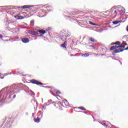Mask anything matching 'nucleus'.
I'll use <instances>...</instances> for the list:
<instances>
[{
	"mask_svg": "<svg viewBox=\"0 0 128 128\" xmlns=\"http://www.w3.org/2000/svg\"><path fill=\"white\" fill-rule=\"evenodd\" d=\"M31 6H32L30 5H24L22 6V8H30Z\"/></svg>",
	"mask_w": 128,
	"mask_h": 128,
	"instance_id": "13",
	"label": "nucleus"
},
{
	"mask_svg": "<svg viewBox=\"0 0 128 128\" xmlns=\"http://www.w3.org/2000/svg\"><path fill=\"white\" fill-rule=\"evenodd\" d=\"M80 110H86V108H84V107L81 106L80 107Z\"/></svg>",
	"mask_w": 128,
	"mask_h": 128,
	"instance_id": "23",
	"label": "nucleus"
},
{
	"mask_svg": "<svg viewBox=\"0 0 128 128\" xmlns=\"http://www.w3.org/2000/svg\"><path fill=\"white\" fill-rule=\"evenodd\" d=\"M60 36L62 40H66V38H68L70 35L68 32L64 30L60 32Z\"/></svg>",
	"mask_w": 128,
	"mask_h": 128,
	"instance_id": "2",
	"label": "nucleus"
},
{
	"mask_svg": "<svg viewBox=\"0 0 128 128\" xmlns=\"http://www.w3.org/2000/svg\"><path fill=\"white\" fill-rule=\"evenodd\" d=\"M62 104L64 106H70V104L66 100H64L62 101Z\"/></svg>",
	"mask_w": 128,
	"mask_h": 128,
	"instance_id": "7",
	"label": "nucleus"
},
{
	"mask_svg": "<svg viewBox=\"0 0 128 128\" xmlns=\"http://www.w3.org/2000/svg\"><path fill=\"white\" fill-rule=\"evenodd\" d=\"M82 56L83 58H88V56H90V54H82Z\"/></svg>",
	"mask_w": 128,
	"mask_h": 128,
	"instance_id": "14",
	"label": "nucleus"
},
{
	"mask_svg": "<svg viewBox=\"0 0 128 128\" xmlns=\"http://www.w3.org/2000/svg\"><path fill=\"white\" fill-rule=\"evenodd\" d=\"M38 32H40L41 36H44V34L46 32L44 30H38Z\"/></svg>",
	"mask_w": 128,
	"mask_h": 128,
	"instance_id": "8",
	"label": "nucleus"
},
{
	"mask_svg": "<svg viewBox=\"0 0 128 128\" xmlns=\"http://www.w3.org/2000/svg\"><path fill=\"white\" fill-rule=\"evenodd\" d=\"M14 18H17V20H23V18H24V17H22V16H20L19 14H18V15H16V16H14Z\"/></svg>",
	"mask_w": 128,
	"mask_h": 128,
	"instance_id": "9",
	"label": "nucleus"
},
{
	"mask_svg": "<svg viewBox=\"0 0 128 128\" xmlns=\"http://www.w3.org/2000/svg\"><path fill=\"white\" fill-rule=\"evenodd\" d=\"M67 44L68 42L66 41H65L62 44H61L60 46H62V48H66Z\"/></svg>",
	"mask_w": 128,
	"mask_h": 128,
	"instance_id": "10",
	"label": "nucleus"
},
{
	"mask_svg": "<svg viewBox=\"0 0 128 128\" xmlns=\"http://www.w3.org/2000/svg\"><path fill=\"white\" fill-rule=\"evenodd\" d=\"M28 32L30 34H32L33 36H36V34H38V33L36 31L28 30Z\"/></svg>",
	"mask_w": 128,
	"mask_h": 128,
	"instance_id": "6",
	"label": "nucleus"
},
{
	"mask_svg": "<svg viewBox=\"0 0 128 128\" xmlns=\"http://www.w3.org/2000/svg\"><path fill=\"white\" fill-rule=\"evenodd\" d=\"M114 44H116V46H120V41H117L115 42H112L111 46H114Z\"/></svg>",
	"mask_w": 128,
	"mask_h": 128,
	"instance_id": "11",
	"label": "nucleus"
},
{
	"mask_svg": "<svg viewBox=\"0 0 128 128\" xmlns=\"http://www.w3.org/2000/svg\"><path fill=\"white\" fill-rule=\"evenodd\" d=\"M47 8H50V6H47Z\"/></svg>",
	"mask_w": 128,
	"mask_h": 128,
	"instance_id": "29",
	"label": "nucleus"
},
{
	"mask_svg": "<svg viewBox=\"0 0 128 128\" xmlns=\"http://www.w3.org/2000/svg\"><path fill=\"white\" fill-rule=\"evenodd\" d=\"M120 21L116 20V21L112 22V24H120Z\"/></svg>",
	"mask_w": 128,
	"mask_h": 128,
	"instance_id": "17",
	"label": "nucleus"
},
{
	"mask_svg": "<svg viewBox=\"0 0 128 128\" xmlns=\"http://www.w3.org/2000/svg\"><path fill=\"white\" fill-rule=\"evenodd\" d=\"M104 126H106V123H104Z\"/></svg>",
	"mask_w": 128,
	"mask_h": 128,
	"instance_id": "28",
	"label": "nucleus"
},
{
	"mask_svg": "<svg viewBox=\"0 0 128 128\" xmlns=\"http://www.w3.org/2000/svg\"><path fill=\"white\" fill-rule=\"evenodd\" d=\"M119 46H118V48H124V46H122V44L120 45H118Z\"/></svg>",
	"mask_w": 128,
	"mask_h": 128,
	"instance_id": "21",
	"label": "nucleus"
},
{
	"mask_svg": "<svg viewBox=\"0 0 128 128\" xmlns=\"http://www.w3.org/2000/svg\"><path fill=\"white\" fill-rule=\"evenodd\" d=\"M22 41L24 44H28V42H30V40L28 39V38H22Z\"/></svg>",
	"mask_w": 128,
	"mask_h": 128,
	"instance_id": "5",
	"label": "nucleus"
},
{
	"mask_svg": "<svg viewBox=\"0 0 128 128\" xmlns=\"http://www.w3.org/2000/svg\"><path fill=\"white\" fill-rule=\"evenodd\" d=\"M2 34H0V38H2Z\"/></svg>",
	"mask_w": 128,
	"mask_h": 128,
	"instance_id": "27",
	"label": "nucleus"
},
{
	"mask_svg": "<svg viewBox=\"0 0 128 128\" xmlns=\"http://www.w3.org/2000/svg\"><path fill=\"white\" fill-rule=\"evenodd\" d=\"M89 24H91L92 26H98L96 24L92 22V21H89Z\"/></svg>",
	"mask_w": 128,
	"mask_h": 128,
	"instance_id": "19",
	"label": "nucleus"
},
{
	"mask_svg": "<svg viewBox=\"0 0 128 128\" xmlns=\"http://www.w3.org/2000/svg\"><path fill=\"white\" fill-rule=\"evenodd\" d=\"M56 94H62V92H60V91L58 90L56 92Z\"/></svg>",
	"mask_w": 128,
	"mask_h": 128,
	"instance_id": "22",
	"label": "nucleus"
},
{
	"mask_svg": "<svg viewBox=\"0 0 128 128\" xmlns=\"http://www.w3.org/2000/svg\"><path fill=\"white\" fill-rule=\"evenodd\" d=\"M94 14H100V12L95 11V12H94Z\"/></svg>",
	"mask_w": 128,
	"mask_h": 128,
	"instance_id": "24",
	"label": "nucleus"
},
{
	"mask_svg": "<svg viewBox=\"0 0 128 128\" xmlns=\"http://www.w3.org/2000/svg\"><path fill=\"white\" fill-rule=\"evenodd\" d=\"M90 42H96V39L92 37L90 38Z\"/></svg>",
	"mask_w": 128,
	"mask_h": 128,
	"instance_id": "16",
	"label": "nucleus"
},
{
	"mask_svg": "<svg viewBox=\"0 0 128 128\" xmlns=\"http://www.w3.org/2000/svg\"><path fill=\"white\" fill-rule=\"evenodd\" d=\"M34 20H32L30 21V24H34Z\"/></svg>",
	"mask_w": 128,
	"mask_h": 128,
	"instance_id": "25",
	"label": "nucleus"
},
{
	"mask_svg": "<svg viewBox=\"0 0 128 128\" xmlns=\"http://www.w3.org/2000/svg\"><path fill=\"white\" fill-rule=\"evenodd\" d=\"M30 82H31V84H37V86H38L39 84H40V86H42V84H43L42 83L34 79L30 80Z\"/></svg>",
	"mask_w": 128,
	"mask_h": 128,
	"instance_id": "4",
	"label": "nucleus"
},
{
	"mask_svg": "<svg viewBox=\"0 0 128 128\" xmlns=\"http://www.w3.org/2000/svg\"><path fill=\"white\" fill-rule=\"evenodd\" d=\"M52 104L54 106V107L56 108H58V110H62V103L60 101H56L55 103H52Z\"/></svg>",
	"mask_w": 128,
	"mask_h": 128,
	"instance_id": "3",
	"label": "nucleus"
},
{
	"mask_svg": "<svg viewBox=\"0 0 128 128\" xmlns=\"http://www.w3.org/2000/svg\"><path fill=\"white\" fill-rule=\"evenodd\" d=\"M114 14H115V16H120V12H116V9H115L114 10Z\"/></svg>",
	"mask_w": 128,
	"mask_h": 128,
	"instance_id": "15",
	"label": "nucleus"
},
{
	"mask_svg": "<svg viewBox=\"0 0 128 128\" xmlns=\"http://www.w3.org/2000/svg\"><path fill=\"white\" fill-rule=\"evenodd\" d=\"M40 118L38 117L37 118H34V122H40Z\"/></svg>",
	"mask_w": 128,
	"mask_h": 128,
	"instance_id": "18",
	"label": "nucleus"
},
{
	"mask_svg": "<svg viewBox=\"0 0 128 128\" xmlns=\"http://www.w3.org/2000/svg\"><path fill=\"white\" fill-rule=\"evenodd\" d=\"M122 46H124V48H126V46H127V44L124 41H123L122 44H121Z\"/></svg>",
	"mask_w": 128,
	"mask_h": 128,
	"instance_id": "20",
	"label": "nucleus"
},
{
	"mask_svg": "<svg viewBox=\"0 0 128 128\" xmlns=\"http://www.w3.org/2000/svg\"><path fill=\"white\" fill-rule=\"evenodd\" d=\"M116 12H119V14H122V7L118 8H116Z\"/></svg>",
	"mask_w": 128,
	"mask_h": 128,
	"instance_id": "12",
	"label": "nucleus"
},
{
	"mask_svg": "<svg viewBox=\"0 0 128 128\" xmlns=\"http://www.w3.org/2000/svg\"><path fill=\"white\" fill-rule=\"evenodd\" d=\"M118 48V46H112L110 47V50H114L112 52L113 56H115L116 54H118L119 52H124V50L121 48L116 50Z\"/></svg>",
	"mask_w": 128,
	"mask_h": 128,
	"instance_id": "1",
	"label": "nucleus"
},
{
	"mask_svg": "<svg viewBox=\"0 0 128 128\" xmlns=\"http://www.w3.org/2000/svg\"><path fill=\"white\" fill-rule=\"evenodd\" d=\"M126 30H127V32H128V26H127V27L126 28Z\"/></svg>",
	"mask_w": 128,
	"mask_h": 128,
	"instance_id": "26",
	"label": "nucleus"
}]
</instances>
